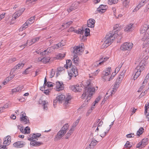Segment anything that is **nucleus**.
<instances>
[{"label": "nucleus", "instance_id": "18", "mask_svg": "<svg viewBox=\"0 0 149 149\" xmlns=\"http://www.w3.org/2000/svg\"><path fill=\"white\" fill-rule=\"evenodd\" d=\"M71 99V96L70 95H67L66 97H65L64 100V105L65 106L68 103L69 101Z\"/></svg>", "mask_w": 149, "mask_h": 149}, {"label": "nucleus", "instance_id": "32", "mask_svg": "<svg viewBox=\"0 0 149 149\" xmlns=\"http://www.w3.org/2000/svg\"><path fill=\"white\" fill-rule=\"evenodd\" d=\"M42 62L44 63H46L49 62L50 58L49 57H44L42 58Z\"/></svg>", "mask_w": 149, "mask_h": 149}, {"label": "nucleus", "instance_id": "19", "mask_svg": "<svg viewBox=\"0 0 149 149\" xmlns=\"http://www.w3.org/2000/svg\"><path fill=\"white\" fill-rule=\"evenodd\" d=\"M143 41L147 42V44L149 43V35L148 33H145L143 37L142 38Z\"/></svg>", "mask_w": 149, "mask_h": 149}, {"label": "nucleus", "instance_id": "14", "mask_svg": "<svg viewBox=\"0 0 149 149\" xmlns=\"http://www.w3.org/2000/svg\"><path fill=\"white\" fill-rule=\"evenodd\" d=\"M106 6H104L103 5H101L99 7L97 8V11L101 13H104L106 11Z\"/></svg>", "mask_w": 149, "mask_h": 149}, {"label": "nucleus", "instance_id": "37", "mask_svg": "<svg viewBox=\"0 0 149 149\" xmlns=\"http://www.w3.org/2000/svg\"><path fill=\"white\" fill-rule=\"evenodd\" d=\"M40 38V37H38L32 39L31 40V44L34 43L38 42Z\"/></svg>", "mask_w": 149, "mask_h": 149}, {"label": "nucleus", "instance_id": "23", "mask_svg": "<svg viewBox=\"0 0 149 149\" xmlns=\"http://www.w3.org/2000/svg\"><path fill=\"white\" fill-rule=\"evenodd\" d=\"M73 56L74 57V63L76 65H78L79 64V58L77 55H74Z\"/></svg>", "mask_w": 149, "mask_h": 149}, {"label": "nucleus", "instance_id": "5", "mask_svg": "<svg viewBox=\"0 0 149 149\" xmlns=\"http://www.w3.org/2000/svg\"><path fill=\"white\" fill-rule=\"evenodd\" d=\"M69 126V125L68 124H66L63 125L60 130L58 132L57 134L56 135L54 138V140L55 141H57L60 140L64 136L68 130Z\"/></svg>", "mask_w": 149, "mask_h": 149}, {"label": "nucleus", "instance_id": "47", "mask_svg": "<svg viewBox=\"0 0 149 149\" xmlns=\"http://www.w3.org/2000/svg\"><path fill=\"white\" fill-rule=\"evenodd\" d=\"M110 129V127H109V129L107 130V132H103V133H104V134H101V135H100V136L102 137H104L106 135V134L108 132Z\"/></svg>", "mask_w": 149, "mask_h": 149}, {"label": "nucleus", "instance_id": "16", "mask_svg": "<svg viewBox=\"0 0 149 149\" xmlns=\"http://www.w3.org/2000/svg\"><path fill=\"white\" fill-rule=\"evenodd\" d=\"M109 58L108 57H104L103 58L102 57L98 61H97L95 63H96V64L99 65H101L103 63L104 61L107 60Z\"/></svg>", "mask_w": 149, "mask_h": 149}, {"label": "nucleus", "instance_id": "6", "mask_svg": "<svg viewBox=\"0 0 149 149\" xmlns=\"http://www.w3.org/2000/svg\"><path fill=\"white\" fill-rule=\"evenodd\" d=\"M84 45L83 43H81L79 46H75L73 48L72 55L73 56L81 54L84 50Z\"/></svg>", "mask_w": 149, "mask_h": 149}, {"label": "nucleus", "instance_id": "12", "mask_svg": "<svg viewBox=\"0 0 149 149\" xmlns=\"http://www.w3.org/2000/svg\"><path fill=\"white\" fill-rule=\"evenodd\" d=\"M95 20L90 19L87 21V26L88 27L93 28L95 26Z\"/></svg>", "mask_w": 149, "mask_h": 149}, {"label": "nucleus", "instance_id": "55", "mask_svg": "<svg viewBox=\"0 0 149 149\" xmlns=\"http://www.w3.org/2000/svg\"><path fill=\"white\" fill-rule=\"evenodd\" d=\"M17 65L19 69L21 68L24 66V64L22 63H20Z\"/></svg>", "mask_w": 149, "mask_h": 149}, {"label": "nucleus", "instance_id": "56", "mask_svg": "<svg viewBox=\"0 0 149 149\" xmlns=\"http://www.w3.org/2000/svg\"><path fill=\"white\" fill-rule=\"evenodd\" d=\"M18 69H19V68H18V67H17V65L16 66H15L14 67V68L12 69L11 71V72H10V73L12 72H14L16 70H17Z\"/></svg>", "mask_w": 149, "mask_h": 149}, {"label": "nucleus", "instance_id": "35", "mask_svg": "<svg viewBox=\"0 0 149 149\" xmlns=\"http://www.w3.org/2000/svg\"><path fill=\"white\" fill-rule=\"evenodd\" d=\"M35 16L33 17H31L29 19V20H27L26 21H28V23L29 24H31L33 23L34 21L35 20Z\"/></svg>", "mask_w": 149, "mask_h": 149}, {"label": "nucleus", "instance_id": "64", "mask_svg": "<svg viewBox=\"0 0 149 149\" xmlns=\"http://www.w3.org/2000/svg\"><path fill=\"white\" fill-rule=\"evenodd\" d=\"M142 144L141 143V142H139L137 145L136 148H141L143 147H142Z\"/></svg>", "mask_w": 149, "mask_h": 149}, {"label": "nucleus", "instance_id": "11", "mask_svg": "<svg viewBox=\"0 0 149 149\" xmlns=\"http://www.w3.org/2000/svg\"><path fill=\"white\" fill-rule=\"evenodd\" d=\"M63 86L64 85L62 82H56V90L58 91H60L63 90L64 88Z\"/></svg>", "mask_w": 149, "mask_h": 149}, {"label": "nucleus", "instance_id": "57", "mask_svg": "<svg viewBox=\"0 0 149 149\" xmlns=\"http://www.w3.org/2000/svg\"><path fill=\"white\" fill-rule=\"evenodd\" d=\"M149 78V73L146 76L143 83H144L145 82L147 83V80H148Z\"/></svg>", "mask_w": 149, "mask_h": 149}, {"label": "nucleus", "instance_id": "4", "mask_svg": "<svg viewBox=\"0 0 149 149\" xmlns=\"http://www.w3.org/2000/svg\"><path fill=\"white\" fill-rule=\"evenodd\" d=\"M145 64L141 62L139 63V64L134 69L133 72V79L134 80L140 75L141 72L145 68Z\"/></svg>", "mask_w": 149, "mask_h": 149}, {"label": "nucleus", "instance_id": "62", "mask_svg": "<svg viewBox=\"0 0 149 149\" xmlns=\"http://www.w3.org/2000/svg\"><path fill=\"white\" fill-rule=\"evenodd\" d=\"M9 104H5L3 107H2V108L3 110L9 107Z\"/></svg>", "mask_w": 149, "mask_h": 149}, {"label": "nucleus", "instance_id": "13", "mask_svg": "<svg viewBox=\"0 0 149 149\" xmlns=\"http://www.w3.org/2000/svg\"><path fill=\"white\" fill-rule=\"evenodd\" d=\"M77 3H74L72 5V6L70 7L69 9L67 10V11L68 13L74 10L77 8Z\"/></svg>", "mask_w": 149, "mask_h": 149}, {"label": "nucleus", "instance_id": "8", "mask_svg": "<svg viewBox=\"0 0 149 149\" xmlns=\"http://www.w3.org/2000/svg\"><path fill=\"white\" fill-rule=\"evenodd\" d=\"M71 73H68V74L70 77V79H71L72 77L73 76L76 77L78 74V73L77 71V69L76 67L74 66H72V68L71 69Z\"/></svg>", "mask_w": 149, "mask_h": 149}, {"label": "nucleus", "instance_id": "7", "mask_svg": "<svg viewBox=\"0 0 149 149\" xmlns=\"http://www.w3.org/2000/svg\"><path fill=\"white\" fill-rule=\"evenodd\" d=\"M133 45L132 43L125 42L121 46V49L123 51L129 50L132 48Z\"/></svg>", "mask_w": 149, "mask_h": 149}, {"label": "nucleus", "instance_id": "24", "mask_svg": "<svg viewBox=\"0 0 149 149\" xmlns=\"http://www.w3.org/2000/svg\"><path fill=\"white\" fill-rule=\"evenodd\" d=\"M74 130V129L72 128L66 134L65 138L66 139H68L72 134Z\"/></svg>", "mask_w": 149, "mask_h": 149}, {"label": "nucleus", "instance_id": "29", "mask_svg": "<svg viewBox=\"0 0 149 149\" xmlns=\"http://www.w3.org/2000/svg\"><path fill=\"white\" fill-rule=\"evenodd\" d=\"M84 31L83 29H79L78 30L74 29V32L78 34H82L83 33Z\"/></svg>", "mask_w": 149, "mask_h": 149}, {"label": "nucleus", "instance_id": "59", "mask_svg": "<svg viewBox=\"0 0 149 149\" xmlns=\"http://www.w3.org/2000/svg\"><path fill=\"white\" fill-rule=\"evenodd\" d=\"M104 74V77L107 76L108 75H109L110 74V72H109L107 71H105L103 72V74Z\"/></svg>", "mask_w": 149, "mask_h": 149}, {"label": "nucleus", "instance_id": "54", "mask_svg": "<svg viewBox=\"0 0 149 149\" xmlns=\"http://www.w3.org/2000/svg\"><path fill=\"white\" fill-rule=\"evenodd\" d=\"M65 67H60L58 68V72H60L64 70H65Z\"/></svg>", "mask_w": 149, "mask_h": 149}, {"label": "nucleus", "instance_id": "33", "mask_svg": "<svg viewBox=\"0 0 149 149\" xmlns=\"http://www.w3.org/2000/svg\"><path fill=\"white\" fill-rule=\"evenodd\" d=\"M30 130L29 127H26L24 129V133L25 134H29L30 133Z\"/></svg>", "mask_w": 149, "mask_h": 149}, {"label": "nucleus", "instance_id": "34", "mask_svg": "<svg viewBox=\"0 0 149 149\" xmlns=\"http://www.w3.org/2000/svg\"><path fill=\"white\" fill-rule=\"evenodd\" d=\"M118 0H108V4L110 5L112 4H115L118 1Z\"/></svg>", "mask_w": 149, "mask_h": 149}, {"label": "nucleus", "instance_id": "49", "mask_svg": "<svg viewBox=\"0 0 149 149\" xmlns=\"http://www.w3.org/2000/svg\"><path fill=\"white\" fill-rule=\"evenodd\" d=\"M14 77V75H13L12 76L8 77L6 79V81H9L13 79Z\"/></svg>", "mask_w": 149, "mask_h": 149}, {"label": "nucleus", "instance_id": "3", "mask_svg": "<svg viewBox=\"0 0 149 149\" xmlns=\"http://www.w3.org/2000/svg\"><path fill=\"white\" fill-rule=\"evenodd\" d=\"M41 135L40 133L32 134H30V138H28V140L30 141H32V143L31 142L30 143V144L33 146H39L43 143H42L40 142L37 141L38 140V138Z\"/></svg>", "mask_w": 149, "mask_h": 149}, {"label": "nucleus", "instance_id": "61", "mask_svg": "<svg viewBox=\"0 0 149 149\" xmlns=\"http://www.w3.org/2000/svg\"><path fill=\"white\" fill-rule=\"evenodd\" d=\"M126 72V70H124L120 74V75L123 76V77H124L125 74Z\"/></svg>", "mask_w": 149, "mask_h": 149}, {"label": "nucleus", "instance_id": "39", "mask_svg": "<svg viewBox=\"0 0 149 149\" xmlns=\"http://www.w3.org/2000/svg\"><path fill=\"white\" fill-rule=\"evenodd\" d=\"M76 89H77L76 92H80L81 91L82 87L81 85V86L79 84H77L76 85Z\"/></svg>", "mask_w": 149, "mask_h": 149}, {"label": "nucleus", "instance_id": "53", "mask_svg": "<svg viewBox=\"0 0 149 149\" xmlns=\"http://www.w3.org/2000/svg\"><path fill=\"white\" fill-rule=\"evenodd\" d=\"M23 88V86H21L20 87H17L16 88L17 92H19L20 91H21L22 90V89Z\"/></svg>", "mask_w": 149, "mask_h": 149}, {"label": "nucleus", "instance_id": "10", "mask_svg": "<svg viewBox=\"0 0 149 149\" xmlns=\"http://www.w3.org/2000/svg\"><path fill=\"white\" fill-rule=\"evenodd\" d=\"M134 25L133 24H130L124 27V31L127 32L132 31L134 29Z\"/></svg>", "mask_w": 149, "mask_h": 149}, {"label": "nucleus", "instance_id": "31", "mask_svg": "<svg viewBox=\"0 0 149 149\" xmlns=\"http://www.w3.org/2000/svg\"><path fill=\"white\" fill-rule=\"evenodd\" d=\"M143 130L144 128L143 127H140L137 132V135L139 136L143 132Z\"/></svg>", "mask_w": 149, "mask_h": 149}, {"label": "nucleus", "instance_id": "42", "mask_svg": "<svg viewBox=\"0 0 149 149\" xmlns=\"http://www.w3.org/2000/svg\"><path fill=\"white\" fill-rule=\"evenodd\" d=\"M63 42H64L63 41H62L61 42H60L58 44H56V45L58 47H61L65 45V44Z\"/></svg>", "mask_w": 149, "mask_h": 149}, {"label": "nucleus", "instance_id": "46", "mask_svg": "<svg viewBox=\"0 0 149 149\" xmlns=\"http://www.w3.org/2000/svg\"><path fill=\"white\" fill-rule=\"evenodd\" d=\"M65 54H60L57 56H58V58L59 59H62L65 57Z\"/></svg>", "mask_w": 149, "mask_h": 149}, {"label": "nucleus", "instance_id": "48", "mask_svg": "<svg viewBox=\"0 0 149 149\" xmlns=\"http://www.w3.org/2000/svg\"><path fill=\"white\" fill-rule=\"evenodd\" d=\"M118 35H117L116 36H115V38L116 37L118 40H117V42H120V40H121L122 37L121 36L119 35L118 33Z\"/></svg>", "mask_w": 149, "mask_h": 149}, {"label": "nucleus", "instance_id": "63", "mask_svg": "<svg viewBox=\"0 0 149 149\" xmlns=\"http://www.w3.org/2000/svg\"><path fill=\"white\" fill-rule=\"evenodd\" d=\"M25 10V8H22L20 9L18 11H17L18 12H20L19 13H21V15L22 13Z\"/></svg>", "mask_w": 149, "mask_h": 149}, {"label": "nucleus", "instance_id": "44", "mask_svg": "<svg viewBox=\"0 0 149 149\" xmlns=\"http://www.w3.org/2000/svg\"><path fill=\"white\" fill-rule=\"evenodd\" d=\"M125 148L127 147L130 148L132 146L130 144V142L128 141H127L125 144Z\"/></svg>", "mask_w": 149, "mask_h": 149}, {"label": "nucleus", "instance_id": "28", "mask_svg": "<svg viewBox=\"0 0 149 149\" xmlns=\"http://www.w3.org/2000/svg\"><path fill=\"white\" fill-rule=\"evenodd\" d=\"M116 91V90H115V89H113V90L111 91H108L105 97H106V98H107V97H109V95H108V93H111L110 95H111V96H112V95L113 94L115 93V92Z\"/></svg>", "mask_w": 149, "mask_h": 149}, {"label": "nucleus", "instance_id": "15", "mask_svg": "<svg viewBox=\"0 0 149 149\" xmlns=\"http://www.w3.org/2000/svg\"><path fill=\"white\" fill-rule=\"evenodd\" d=\"M148 26L146 24L143 25L141 26L140 29V33L142 34L145 33L148 29Z\"/></svg>", "mask_w": 149, "mask_h": 149}, {"label": "nucleus", "instance_id": "27", "mask_svg": "<svg viewBox=\"0 0 149 149\" xmlns=\"http://www.w3.org/2000/svg\"><path fill=\"white\" fill-rule=\"evenodd\" d=\"M39 103L42 104L43 106V109H44L47 110L48 109L47 107V103L45 101H42L40 103L39 102Z\"/></svg>", "mask_w": 149, "mask_h": 149}, {"label": "nucleus", "instance_id": "2", "mask_svg": "<svg viewBox=\"0 0 149 149\" xmlns=\"http://www.w3.org/2000/svg\"><path fill=\"white\" fill-rule=\"evenodd\" d=\"M95 90L94 87H91L89 84H88L85 88V90L81 97L82 99L84 98L86 96L87 98L86 101L88 102L91 99V97L93 93H94Z\"/></svg>", "mask_w": 149, "mask_h": 149}, {"label": "nucleus", "instance_id": "21", "mask_svg": "<svg viewBox=\"0 0 149 149\" xmlns=\"http://www.w3.org/2000/svg\"><path fill=\"white\" fill-rule=\"evenodd\" d=\"M28 22V21H26V22L21 26L19 29L20 31H23L28 27V24H29Z\"/></svg>", "mask_w": 149, "mask_h": 149}, {"label": "nucleus", "instance_id": "38", "mask_svg": "<svg viewBox=\"0 0 149 149\" xmlns=\"http://www.w3.org/2000/svg\"><path fill=\"white\" fill-rule=\"evenodd\" d=\"M90 30L88 28H86L85 30V35L86 36H88L90 35Z\"/></svg>", "mask_w": 149, "mask_h": 149}, {"label": "nucleus", "instance_id": "20", "mask_svg": "<svg viewBox=\"0 0 149 149\" xmlns=\"http://www.w3.org/2000/svg\"><path fill=\"white\" fill-rule=\"evenodd\" d=\"M72 64V62L71 60H68L66 61V64L64 65V67L68 69V67L70 68Z\"/></svg>", "mask_w": 149, "mask_h": 149}, {"label": "nucleus", "instance_id": "45", "mask_svg": "<svg viewBox=\"0 0 149 149\" xmlns=\"http://www.w3.org/2000/svg\"><path fill=\"white\" fill-rule=\"evenodd\" d=\"M70 88L73 91H74L75 92H76L77 91V89H76V85H72L71 86Z\"/></svg>", "mask_w": 149, "mask_h": 149}, {"label": "nucleus", "instance_id": "9", "mask_svg": "<svg viewBox=\"0 0 149 149\" xmlns=\"http://www.w3.org/2000/svg\"><path fill=\"white\" fill-rule=\"evenodd\" d=\"M26 144V143L23 141H18L15 143L13 145V146L17 148H22Z\"/></svg>", "mask_w": 149, "mask_h": 149}, {"label": "nucleus", "instance_id": "26", "mask_svg": "<svg viewBox=\"0 0 149 149\" xmlns=\"http://www.w3.org/2000/svg\"><path fill=\"white\" fill-rule=\"evenodd\" d=\"M65 97V96L64 95H60L58 96L56 98L58 100L59 102L60 101H63L64 102V100Z\"/></svg>", "mask_w": 149, "mask_h": 149}, {"label": "nucleus", "instance_id": "30", "mask_svg": "<svg viewBox=\"0 0 149 149\" xmlns=\"http://www.w3.org/2000/svg\"><path fill=\"white\" fill-rule=\"evenodd\" d=\"M98 142V141H96L95 139H93L89 145L91 146H96Z\"/></svg>", "mask_w": 149, "mask_h": 149}, {"label": "nucleus", "instance_id": "40", "mask_svg": "<svg viewBox=\"0 0 149 149\" xmlns=\"http://www.w3.org/2000/svg\"><path fill=\"white\" fill-rule=\"evenodd\" d=\"M18 11L16 12L14 14V18L16 19L21 15V13H19Z\"/></svg>", "mask_w": 149, "mask_h": 149}, {"label": "nucleus", "instance_id": "51", "mask_svg": "<svg viewBox=\"0 0 149 149\" xmlns=\"http://www.w3.org/2000/svg\"><path fill=\"white\" fill-rule=\"evenodd\" d=\"M44 93L45 94L47 95H48L49 94V90L46 89H45V86L44 87Z\"/></svg>", "mask_w": 149, "mask_h": 149}, {"label": "nucleus", "instance_id": "25", "mask_svg": "<svg viewBox=\"0 0 149 149\" xmlns=\"http://www.w3.org/2000/svg\"><path fill=\"white\" fill-rule=\"evenodd\" d=\"M27 118H28L27 116V117L25 118L23 117H20V119L21 121H22L24 122L25 124H26L29 122V119H27Z\"/></svg>", "mask_w": 149, "mask_h": 149}, {"label": "nucleus", "instance_id": "60", "mask_svg": "<svg viewBox=\"0 0 149 149\" xmlns=\"http://www.w3.org/2000/svg\"><path fill=\"white\" fill-rule=\"evenodd\" d=\"M55 74V72L53 71V69H52L50 73V78H52L54 77Z\"/></svg>", "mask_w": 149, "mask_h": 149}, {"label": "nucleus", "instance_id": "50", "mask_svg": "<svg viewBox=\"0 0 149 149\" xmlns=\"http://www.w3.org/2000/svg\"><path fill=\"white\" fill-rule=\"evenodd\" d=\"M119 86V84H118L116 83H115V84L113 86V89H115V90H117Z\"/></svg>", "mask_w": 149, "mask_h": 149}, {"label": "nucleus", "instance_id": "36", "mask_svg": "<svg viewBox=\"0 0 149 149\" xmlns=\"http://www.w3.org/2000/svg\"><path fill=\"white\" fill-rule=\"evenodd\" d=\"M122 1L123 6L125 7L128 5L130 2V0H122Z\"/></svg>", "mask_w": 149, "mask_h": 149}, {"label": "nucleus", "instance_id": "41", "mask_svg": "<svg viewBox=\"0 0 149 149\" xmlns=\"http://www.w3.org/2000/svg\"><path fill=\"white\" fill-rule=\"evenodd\" d=\"M147 139H143L141 142V143L142 144V147H144L146 145V143L147 141Z\"/></svg>", "mask_w": 149, "mask_h": 149}, {"label": "nucleus", "instance_id": "22", "mask_svg": "<svg viewBox=\"0 0 149 149\" xmlns=\"http://www.w3.org/2000/svg\"><path fill=\"white\" fill-rule=\"evenodd\" d=\"M72 23V21H70L68 22L64 23L62 25V26L64 27V28L68 27Z\"/></svg>", "mask_w": 149, "mask_h": 149}, {"label": "nucleus", "instance_id": "1", "mask_svg": "<svg viewBox=\"0 0 149 149\" xmlns=\"http://www.w3.org/2000/svg\"><path fill=\"white\" fill-rule=\"evenodd\" d=\"M114 29L113 31L109 32V33L106 35L105 37V40L104 44L107 45L105 46L107 47L111 44L115 38V36L118 35V30H120V28L119 25H115L113 27Z\"/></svg>", "mask_w": 149, "mask_h": 149}, {"label": "nucleus", "instance_id": "58", "mask_svg": "<svg viewBox=\"0 0 149 149\" xmlns=\"http://www.w3.org/2000/svg\"><path fill=\"white\" fill-rule=\"evenodd\" d=\"M30 68L31 67H29L28 68H26L25 71H24L23 72L22 74H28L29 72V71H28V69Z\"/></svg>", "mask_w": 149, "mask_h": 149}, {"label": "nucleus", "instance_id": "43", "mask_svg": "<svg viewBox=\"0 0 149 149\" xmlns=\"http://www.w3.org/2000/svg\"><path fill=\"white\" fill-rule=\"evenodd\" d=\"M16 60V58H11L8 60V62L10 63H12L13 62L15 61Z\"/></svg>", "mask_w": 149, "mask_h": 149}, {"label": "nucleus", "instance_id": "17", "mask_svg": "<svg viewBox=\"0 0 149 149\" xmlns=\"http://www.w3.org/2000/svg\"><path fill=\"white\" fill-rule=\"evenodd\" d=\"M11 137L10 136H7L6 138L4 139V141L3 143L4 144H8H8L10 143V142H11Z\"/></svg>", "mask_w": 149, "mask_h": 149}, {"label": "nucleus", "instance_id": "52", "mask_svg": "<svg viewBox=\"0 0 149 149\" xmlns=\"http://www.w3.org/2000/svg\"><path fill=\"white\" fill-rule=\"evenodd\" d=\"M100 100V97L99 96L96 99V100L94 102H95V103L93 104V106H95V104L96 103H98V102Z\"/></svg>", "mask_w": 149, "mask_h": 149}]
</instances>
